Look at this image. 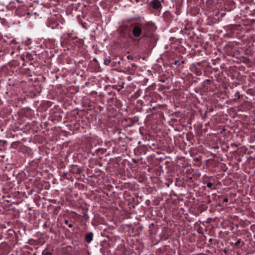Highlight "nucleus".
Segmentation results:
<instances>
[{"instance_id": "obj_3", "label": "nucleus", "mask_w": 255, "mask_h": 255, "mask_svg": "<svg viewBox=\"0 0 255 255\" xmlns=\"http://www.w3.org/2000/svg\"><path fill=\"white\" fill-rule=\"evenodd\" d=\"M93 239V234L92 233H89L87 234L86 236V240L87 242L90 243L92 241Z\"/></svg>"}, {"instance_id": "obj_2", "label": "nucleus", "mask_w": 255, "mask_h": 255, "mask_svg": "<svg viewBox=\"0 0 255 255\" xmlns=\"http://www.w3.org/2000/svg\"><path fill=\"white\" fill-rule=\"evenodd\" d=\"M151 4L153 8H158L160 6L161 3L159 0H152Z\"/></svg>"}, {"instance_id": "obj_1", "label": "nucleus", "mask_w": 255, "mask_h": 255, "mask_svg": "<svg viewBox=\"0 0 255 255\" xmlns=\"http://www.w3.org/2000/svg\"><path fill=\"white\" fill-rule=\"evenodd\" d=\"M132 32L134 37H138L140 36L142 33L141 26L137 25H134L132 27Z\"/></svg>"}, {"instance_id": "obj_6", "label": "nucleus", "mask_w": 255, "mask_h": 255, "mask_svg": "<svg viewBox=\"0 0 255 255\" xmlns=\"http://www.w3.org/2000/svg\"><path fill=\"white\" fill-rule=\"evenodd\" d=\"M224 201H225V202H227V201H228V199H224Z\"/></svg>"}, {"instance_id": "obj_4", "label": "nucleus", "mask_w": 255, "mask_h": 255, "mask_svg": "<svg viewBox=\"0 0 255 255\" xmlns=\"http://www.w3.org/2000/svg\"><path fill=\"white\" fill-rule=\"evenodd\" d=\"M65 223L67 225H68V227L69 228L72 227V225L71 224H69L68 221L67 220H65Z\"/></svg>"}, {"instance_id": "obj_5", "label": "nucleus", "mask_w": 255, "mask_h": 255, "mask_svg": "<svg viewBox=\"0 0 255 255\" xmlns=\"http://www.w3.org/2000/svg\"><path fill=\"white\" fill-rule=\"evenodd\" d=\"M207 186L209 188H211L212 186V183L210 182L208 183L207 184Z\"/></svg>"}]
</instances>
